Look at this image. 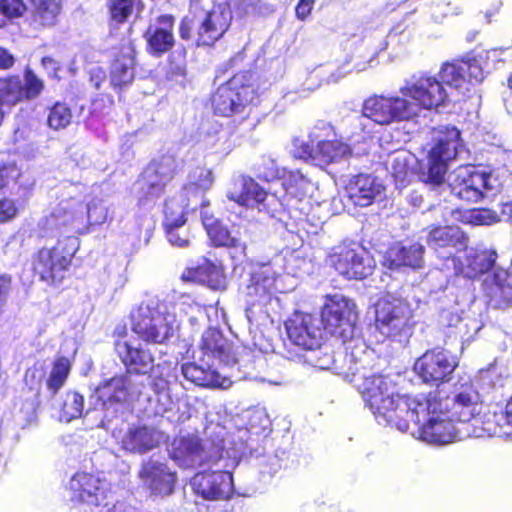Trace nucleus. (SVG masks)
Masks as SVG:
<instances>
[{"label": "nucleus", "mask_w": 512, "mask_h": 512, "mask_svg": "<svg viewBox=\"0 0 512 512\" xmlns=\"http://www.w3.org/2000/svg\"><path fill=\"white\" fill-rule=\"evenodd\" d=\"M434 143L427 154V171L420 172L424 183L439 186L444 182L448 163L454 160L461 145V131L453 125L435 129Z\"/></svg>", "instance_id": "obj_8"}, {"label": "nucleus", "mask_w": 512, "mask_h": 512, "mask_svg": "<svg viewBox=\"0 0 512 512\" xmlns=\"http://www.w3.org/2000/svg\"><path fill=\"white\" fill-rule=\"evenodd\" d=\"M382 189V185L375 177L363 173L355 175L347 186L349 199L359 207L370 206Z\"/></svg>", "instance_id": "obj_37"}, {"label": "nucleus", "mask_w": 512, "mask_h": 512, "mask_svg": "<svg viewBox=\"0 0 512 512\" xmlns=\"http://www.w3.org/2000/svg\"><path fill=\"white\" fill-rule=\"evenodd\" d=\"M27 9L23 0H0V29L21 18Z\"/></svg>", "instance_id": "obj_50"}, {"label": "nucleus", "mask_w": 512, "mask_h": 512, "mask_svg": "<svg viewBox=\"0 0 512 512\" xmlns=\"http://www.w3.org/2000/svg\"><path fill=\"white\" fill-rule=\"evenodd\" d=\"M180 280L184 283L200 284L214 291H223L227 288L224 265L207 257H202L197 265L186 267Z\"/></svg>", "instance_id": "obj_24"}, {"label": "nucleus", "mask_w": 512, "mask_h": 512, "mask_svg": "<svg viewBox=\"0 0 512 512\" xmlns=\"http://www.w3.org/2000/svg\"><path fill=\"white\" fill-rule=\"evenodd\" d=\"M441 407L456 424H468L481 415L483 399L472 383H465L441 397Z\"/></svg>", "instance_id": "obj_16"}, {"label": "nucleus", "mask_w": 512, "mask_h": 512, "mask_svg": "<svg viewBox=\"0 0 512 512\" xmlns=\"http://www.w3.org/2000/svg\"><path fill=\"white\" fill-rule=\"evenodd\" d=\"M195 492L205 500H227L234 494L233 476L228 471H202L193 477Z\"/></svg>", "instance_id": "obj_23"}, {"label": "nucleus", "mask_w": 512, "mask_h": 512, "mask_svg": "<svg viewBox=\"0 0 512 512\" xmlns=\"http://www.w3.org/2000/svg\"><path fill=\"white\" fill-rule=\"evenodd\" d=\"M228 199L246 208H255L263 204L268 192L253 177L243 175L240 178V191L228 194Z\"/></svg>", "instance_id": "obj_39"}, {"label": "nucleus", "mask_w": 512, "mask_h": 512, "mask_svg": "<svg viewBox=\"0 0 512 512\" xmlns=\"http://www.w3.org/2000/svg\"><path fill=\"white\" fill-rule=\"evenodd\" d=\"M200 217L211 247L234 249L240 256H246L247 244L234 236L222 220L203 210Z\"/></svg>", "instance_id": "obj_28"}, {"label": "nucleus", "mask_w": 512, "mask_h": 512, "mask_svg": "<svg viewBox=\"0 0 512 512\" xmlns=\"http://www.w3.org/2000/svg\"><path fill=\"white\" fill-rule=\"evenodd\" d=\"M277 274L270 264L254 267L245 286V296L253 301L269 300L275 293Z\"/></svg>", "instance_id": "obj_32"}, {"label": "nucleus", "mask_w": 512, "mask_h": 512, "mask_svg": "<svg viewBox=\"0 0 512 512\" xmlns=\"http://www.w3.org/2000/svg\"><path fill=\"white\" fill-rule=\"evenodd\" d=\"M182 373L186 380L202 387L226 389L231 381L211 367L204 368L196 363L188 362L182 365Z\"/></svg>", "instance_id": "obj_40"}, {"label": "nucleus", "mask_w": 512, "mask_h": 512, "mask_svg": "<svg viewBox=\"0 0 512 512\" xmlns=\"http://www.w3.org/2000/svg\"><path fill=\"white\" fill-rule=\"evenodd\" d=\"M25 384L29 389L35 390V395L39 397L41 391V375L37 369H28L24 376Z\"/></svg>", "instance_id": "obj_58"}, {"label": "nucleus", "mask_w": 512, "mask_h": 512, "mask_svg": "<svg viewBox=\"0 0 512 512\" xmlns=\"http://www.w3.org/2000/svg\"><path fill=\"white\" fill-rule=\"evenodd\" d=\"M316 0H299L295 7L297 19L305 21L312 13Z\"/></svg>", "instance_id": "obj_59"}, {"label": "nucleus", "mask_w": 512, "mask_h": 512, "mask_svg": "<svg viewBox=\"0 0 512 512\" xmlns=\"http://www.w3.org/2000/svg\"><path fill=\"white\" fill-rule=\"evenodd\" d=\"M399 92L408 99L413 120L419 117L421 111H437L450 101L442 81L427 72L412 76L410 81L400 87Z\"/></svg>", "instance_id": "obj_9"}, {"label": "nucleus", "mask_w": 512, "mask_h": 512, "mask_svg": "<svg viewBox=\"0 0 512 512\" xmlns=\"http://www.w3.org/2000/svg\"><path fill=\"white\" fill-rule=\"evenodd\" d=\"M459 365L448 350L435 347L425 351L415 362L414 371L423 383L439 387L448 383Z\"/></svg>", "instance_id": "obj_13"}, {"label": "nucleus", "mask_w": 512, "mask_h": 512, "mask_svg": "<svg viewBox=\"0 0 512 512\" xmlns=\"http://www.w3.org/2000/svg\"><path fill=\"white\" fill-rule=\"evenodd\" d=\"M261 91L262 80L257 72L239 71L212 92V111L217 116L230 118L236 128L246 126L252 129L255 123L250 115L253 107L259 103Z\"/></svg>", "instance_id": "obj_2"}, {"label": "nucleus", "mask_w": 512, "mask_h": 512, "mask_svg": "<svg viewBox=\"0 0 512 512\" xmlns=\"http://www.w3.org/2000/svg\"><path fill=\"white\" fill-rule=\"evenodd\" d=\"M127 377L124 375L112 377L103 381L95 390L103 405L123 403L127 401L129 391L127 388Z\"/></svg>", "instance_id": "obj_41"}, {"label": "nucleus", "mask_w": 512, "mask_h": 512, "mask_svg": "<svg viewBox=\"0 0 512 512\" xmlns=\"http://www.w3.org/2000/svg\"><path fill=\"white\" fill-rule=\"evenodd\" d=\"M488 297L490 303L497 309H506L512 305V286L501 282L494 275V283L490 286Z\"/></svg>", "instance_id": "obj_48"}, {"label": "nucleus", "mask_w": 512, "mask_h": 512, "mask_svg": "<svg viewBox=\"0 0 512 512\" xmlns=\"http://www.w3.org/2000/svg\"><path fill=\"white\" fill-rule=\"evenodd\" d=\"M13 290V278L11 275L0 274V315L4 312V307Z\"/></svg>", "instance_id": "obj_57"}, {"label": "nucleus", "mask_w": 512, "mask_h": 512, "mask_svg": "<svg viewBox=\"0 0 512 512\" xmlns=\"http://www.w3.org/2000/svg\"><path fill=\"white\" fill-rule=\"evenodd\" d=\"M73 119V112L71 107L62 101H56L48 108L47 126L54 130L59 131L67 128Z\"/></svg>", "instance_id": "obj_45"}, {"label": "nucleus", "mask_w": 512, "mask_h": 512, "mask_svg": "<svg viewBox=\"0 0 512 512\" xmlns=\"http://www.w3.org/2000/svg\"><path fill=\"white\" fill-rule=\"evenodd\" d=\"M502 416H504V423L512 427V396L506 401L502 409Z\"/></svg>", "instance_id": "obj_63"}, {"label": "nucleus", "mask_w": 512, "mask_h": 512, "mask_svg": "<svg viewBox=\"0 0 512 512\" xmlns=\"http://www.w3.org/2000/svg\"><path fill=\"white\" fill-rule=\"evenodd\" d=\"M72 369L71 361L66 356H58L52 363L50 373L45 381L52 396H55L65 385Z\"/></svg>", "instance_id": "obj_43"}, {"label": "nucleus", "mask_w": 512, "mask_h": 512, "mask_svg": "<svg viewBox=\"0 0 512 512\" xmlns=\"http://www.w3.org/2000/svg\"><path fill=\"white\" fill-rule=\"evenodd\" d=\"M391 167L393 175L401 180L405 179L412 170V166L406 156L394 157Z\"/></svg>", "instance_id": "obj_56"}, {"label": "nucleus", "mask_w": 512, "mask_h": 512, "mask_svg": "<svg viewBox=\"0 0 512 512\" xmlns=\"http://www.w3.org/2000/svg\"><path fill=\"white\" fill-rule=\"evenodd\" d=\"M158 445L156 430L146 425L129 427L122 438V448L131 453L144 454Z\"/></svg>", "instance_id": "obj_38"}, {"label": "nucleus", "mask_w": 512, "mask_h": 512, "mask_svg": "<svg viewBox=\"0 0 512 512\" xmlns=\"http://www.w3.org/2000/svg\"><path fill=\"white\" fill-rule=\"evenodd\" d=\"M503 421L504 416H502V410L499 412L488 411L484 414L482 429L489 436L501 434L504 426Z\"/></svg>", "instance_id": "obj_52"}, {"label": "nucleus", "mask_w": 512, "mask_h": 512, "mask_svg": "<svg viewBox=\"0 0 512 512\" xmlns=\"http://www.w3.org/2000/svg\"><path fill=\"white\" fill-rule=\"evenodd\" d=\"M15 63L16 58L9 49L0 46V71H8L12 69Z\"/></svg>", "instance_id": "obj_61"}, {"label": "nucleus", "mask_w": 512, "mask_h": 512, "mask_svg": "<svg viewBox=\"0 0 512 512\" xmlns=\"http://www.w3.org/2000/svg\"><path fill=\"white\" fill-rule=\"evenodd\" d=\"M417 439L435 446L454 442L459 437V429L453 419L441 407L438 391H429L426 404L417 425Z\"/></svg>", "instance_id": "obj_7"}, {"label": "nucleus", "mask_w": 512, "mask_h": 512, "mask_svg": "<svg viewBox=\"0 0 512 512\" xmlns=\"http://www.w3.org/2000/svg\"><path fill=\"white\" fill-rule=\"evenodd\" d=\"M199 349L202 359L218 360L225 365H234L239 362V353L234 349L233 343L216 327H208L202 334Z\"/></svg>", "instance_id": "obj_25"}, {"label": "nucleus", "mask_w": 512, "mask_h": 512, "mask_svg": "<svg viewBox=\"0 0 512 512\" xmlns=\"http://www.w3.org/2000/svg\"><path fill=\"white\" fill-rule=\"evenodd\" d=\"M424 252L425 248L420 243H413L409 246L394 244L388 248L384 259L389 269L401 267L417 269L423 266Z\"/></svg>", "instance_id": "obj_36"}, {"label": "nucleus", "mask_w": 512, "mask_h": 512, "mask_svg": "<svg viewBox=\"0 0 512 512\" xmlns=\"http://www.w3.org/2000/svg\"><path fill=\"white\" fill-rule=\"evenodd\" d=\"M79 247L76 236H64L51 247L37 249L30 259L32 276L48 287L60 286L69 276Z\"/></svg>", "instance_id": "obj_5"}, {"label": "nucleus", "mask_w": 512, "mask_h": 512, "mask_svg": "<svg viewBox=\"0 0 512 512\" xmlns=\"http://www.w3.org/2000/svg\"><path fill=\"white\" fill-rule=\"evenodd\" d=\"M373 321L370 324L378 341H400L412 328V310L407 302L390 293L381 295L373 304Z\"/></svg>", "instance_id": "obj_6"}, {"label": "nucleus", "mask_w": 512, "mask_h": 512, "mask_svg": "<svg viewBox=\"0 0 512 512\" xmlns=\"http://www.w3.org/2000/svg\"><path fill=\"white\" fill-rule=\"evenodd\" d=\"M491 174L475 167H459L454 170L449 179L451 193L466 202H478L484 197V192L490 190Z\"/></svg>", "instance_id": "obj_18"}, {"label": "nucleus", "mask_w": 512, "mask_h": 512, "mask_svg": "<svg viewBox=\"0 0 512 512\" xmlns=\"http://www.w3.org/2000/svg\"><path fill=\"white\" fill-rule=\"evenodd\" d=\"M69 490L72 500L87 504H98L104 494L102 480L89 472H76L70 479Z\"/></svg>", "instance_id": "obj_35"}, {"label": "nucleus", "mask_w": 512, "mask_h": 512, "mask_svg": "<svg viewBox=\"0 0 512 512\" xmlns=\"http://www.w3.org/2000/svg\"><path fill=\"white\" fill-rule=\"evenodd\" d=\"M33 183L26 181L22 168L15 160L0 161V194L28 198Z\"/></svg>", "instance_id": "obj_33"}, {"label": "nucleus", "mask_w": 512, "mask_h": 512, "mask_svg": "<svg viewBox=\"0 0 512 512\" xmlns=\"http://www.w3.org/2000/svg\"><path fill=\"white\" fill-rule=\"evenodd\" d=\"M114 105V100L109 95H100L96 97L90 108V114L95 117L104 116L110 113Z\"/></svg>", "instance_id": "obj_55"}, {"label": "nucleus", "mask_w": 512, "mask_h": 512, "mask_svg": "<svg viewBox=\"0 0 512 512\" xmlns=\"http://www.w3.org/2000/svg\"><path fill=\"white\" fill-rule=\"evenodd\" d=\"M41 65L45 69H51L55 75L61 69V66H60L59 62L55 58H53L52 56H44V57H42Z\"/></svg>", "instance_id": "obj_62"}, {"label": "nucleus", "mask_w": 512, "mask_h": 512, "mask_svg": "<svg viewBox=\"0 0 512 512\" xmlns=\"http://www.w3.org/2000/svg\"><path fill=\"white\" fill-rule=\"evenodd\" d=\"M282 186L287 193H294L305 181V176L299 171H288L284 168V175L281 177Z\"/></svg>", "instance_id": "obj_54"}, {"label": "nucleus", "mask_w": 512, "mask_h": 512, "mask_svg": "<svg viewBox=\"0 0 512 512\" xmlns=\"http://www.w3.org/2000/svg\"><path fill=\"white\" fill-rule=\"evenodd\" d=\"M244 58L243 52H238L231 56L226 62H225V69H232L239 66V62H241Z\"/></svg>", "instance_id": "obj_64"}, {"label": "nucleus", "mask_w": 512, "mask_h": 512, "mask_svg": "<svg viewBox=\"0 0 512 512\" xmlns=\"http://www.w3.org/2000/svg\"><path fill=\"white\" fill-rule=\"evenodd\" d=\"M326 265L347 280H363L372 275L375 261L370 253L356 242H341L330 248Z\"/></svg>", "instance_id": "obj_10"}, {"label": "nucleus", "mask_w": 512, "mask_h": 512, "mask_svg": "<svg viewBox=\"0 0 512 512\" xmlns=\"http://www.w3.org/2000/svg\"><path fill=\"white\" fill-rule=\"evenodd\" d=\"M169 455L179 466L184 468H196L210 462L202 439L196 435L175 438Z\"/></svg>", "instance_id": "obj_27"}, {"label": "nucleus", "mask_w": 512, "mask_h": 512, "mask_svg": "<svg viewBox=\"0 0 512 512\" xmlns=\"http://www.w3.org/2000/svg\"><path fill=\"white\" fill-rule=\"evenodd\" d=\"M176 17L171 13L157 15L143 32L146 53L156 59L166 55V76L184 77L187 72V48L177 44Z\"/></svg>", "instance_id": "obj_4"}, {"label": "nucleus", "mask_w": 512, "mask_h": 512, "mask_svg": "<svg viewBox=\"0 0 512 512\" xmlns=\"http://www.w3.org/2000/svg\"><path fill=\"white\" fill-rule=\"evenodd\" d=\"M410 105L405 96L372 95L364 100L362 114L379 125L413 120Z\"/></svg>", "instance_id": "obj_15"}, {"label": "nucleus", "mask_w": 512, "mask_h": 512, "mask_svg": "<svg viewBox=\"0 0 512 512\" xmlns=\"http://www.w3.org/2000/svg\"><path fill=\"white\" fill-rule=\"evenodd\" d=\"M440 81L454 87L462 88L467 83H478L482 80V70L476 61L454 60L442 64L439 71Z\"/></svg>", "instance_id": "obj_30"}, {"label": "nucleus", "mask_w": 512, "mask_h": 512, "mask_svg": "<svg viewBox=\"0 0 512 512\" xmlns=\"http://www.w3.org/2000/svg\"><path fill=\"white\" fill-rule=\"evenodd\" d=\"M174 237H176L177 241H169L173 246L176 247H188L190 245L191 239L194 237L189 228L174 230Z\"/></svg>", "instance_id": "obj_60"}, {"label": "nucleus", "mask_w": 512, "mask_h": 512, "mask_svg": "<svg viewBox=\"0 0 512 512\" xmlns=\"http://www.w3.org/2000/svg\"><path fill=\"white\" fill-rule=\"evenodd\" d=\"M288 339L304 350L319 346L314 317L310 313L295 311L284 323Z\"/></svg>", "instance_id": "obj_29"}, {"label": "nucleus", "mask_w": 512, "mask_h": 512, "mask_svg": "<svg viewBox=\"0 0 512 512\" xmlns=\"http://www.w3.org/2000/svg\"><path fill=\"white\" fill-rule=\"evenodd\" d=\"M0 195V224L11 223L20 215L23 204L28 198Z\"/></svg>", "instance_id": "obj_49"}, {"label": "nucleus", "mask_w": 512, "mask_h": 512, "mask_svg": "<svg viewBox=\"0 0 512 512\" xmlns=\"http://www.w3.org/2000/svg\"><path fill=\"white\" fill-rule=\"evenodd\" d=\"M233 12L227 3L206 9L200 0H190L188 12L178 24V34L183 41H194L199 48H213L229 31Z\"/></svg>", "instance_id": "obj_3"}, {"label": "nucleus", "mask_w": 512, "mask_h": 512, "mask_svg": "<svg viewBox=\"0 0 512 512\" xmlns=\"http://www.w3.org/2000/svg\"><path fill=\"white\" fill-rule=\"evenodd\" d=\"M468 218L473 225H490L498 221L497 213L488 208L471 209Z\"/></svg>", "instance_id": "obj_53"}, {"label": "nucleus", "mask_w": 512, "mask_h": 512, "mask_svg": "<svg viewBox=\"0 0 512 512\" xmlns=\"http://www.w3.org/2000/svg\"><path fill=\"white\" fill-rule=\"evenodd\" d=\"M84 202L77 197L60 200L51 212L41 220L44 229L58 232L70 231L81 235L83 230Z\"/></svg>", "instance_id": "obj_19"}, {"label": "nucleus", "mask_w": 512, "mask_h": 512, "mask_svg": "<svg viewBox=\"0 0 512 512\" xmlns=\"http://www.w3.org/2000/svg\"><path fill=\"white\" fill-rule=\"evenodd\" d=\"M320 317L323 328L327 333L346 342L347 339L352 338L354 332L357 307L348 297L339 294H328L324 298Z\"/></svg>", "instance_id": "obj_11"}, {"label": "nucleus", "mask_w": 512, "mask_h": 512, "mask_svg": "<svg viewBox=\"0 0 512 512\" xmlns=\"http://www.w3.org/2000/svg\"><path fill=\"white\" fill-rule=\"evenodd\" d=\"M137 66V50L135 40L122 38L114 48L109 67V81L116 93L121 94L135 79Z\"/></svg>", "instance_id": "obj_17"}, {"label": "nucleus", "mask_w": 512, "mask_h": 512, "mask_svg": "<svg viewBox=\"0 0 512 512\" xmlns=\"http://www.w3.org/2000/svg\"><path fill=\"white\" fill-rule=\"evenodd\" d=\"M426 244L433 249L439 258L451 260L453 254L442 255L444 249L456 251L467 250L469 236L457 225L433 224L426 229Z\"/></svg>", "instance_id": "obj_22"}, {"label": "nucleus", "mask_w": 512, "mask_h": 512, "mask_svg": "<svg viewBox=\"0 0 512 512\" xmlns=\"http://www.w3.org/2000/svg\"><path fill=\"white\" fill-rule=\"evenodd\" d=\"M187 222V211L176 203L165 204L163 227L168 241H177L174 230L182 229Z\"/></svg>", "instance_id": "obj_44"}, {"label": "nucleus", "mask_w": 512, "mask_h": 512, "mask_svg": "<svg viewBox=\"0 0 512 512\" xmlns=\"http://www.w3.org/2000/svg\"><path fill=\"white\" fill-rule=\"evenodd\" d=\"M28 25L37 31L54 27L62 12V0H28Z\"/></svg>", "instance_id": "obj_34"}, {"label": "nucleus", "mask_w": 512, "mask_h": 512, "mask_svg": "<svg viewBox=\"0 0 512 512\" xmlns=\"http://www.w3.org/2000/svg\"><path fill=\"white\" fill-rule=\"evenodd\" d=\"M131 329L144 342L165 344L174 333L170 316L149 306L139 307L131 315Z\"/></svg>", "instance_id": "obj_14"}, {"label": "nucleus", "mask_w": 512, "mask_h": 512, "mask_svg": "<svg viewBox=\"0 0 512 512\" xmlns=\"http://www.w3.org/2000/svg\"><path fill=\"white\" fill-rule=\"evenodd\" d=\"M139 477L147 483L155 495L167 496L174 491L176 472L171 471L166 464L144 462L139 470Z\"/></svg>", "instance_id": "obj_31"}, {"label": "nucleus", "mask_w": 512, "mask_h": 512, "mask_svg": "<svg viewBox=\"0 0 512 512\" xmlns=\"http://www.w3.org/2000/svg\"><path fill=\"white\" fill-rule=\"evenodd\" d=\"M141 5V0H108L107 9L109 20L117 25L128 21L135 8Z\"/></svg>", "instance_id": "obj_46"}, {"label": "nucleus", "mask_w": 512, "mask_h": 512, "mask_svg": "<svg viewBox=\"0 0 512 512\" xmlns=\"http://www.w3.org/2000/svg\"><path fill=\"white\" fill-rule=\"evenodd\" d=\"M360 390L366 406L375 417L390 426L406 432L411 424L420 423L428 392L415 395L394 393L392 381L379 374L365 377Z\"/></svg>", "instance_id": "obj_1"}, {"label": "nucleus", "mask_w": 512, "mask_h": 512, "mask_svg": "<svg viewBox=\"0 0 512 512\" xmlns=\"http://www.w3.org/2000/svg\"><path fill=\"white\" fill-rule=\"evenodd\" d=\"M463 256L452 255V267L456 276L476 280L494 270L498 253L493 248L464 250Z\"/></svg>", "instance_id": "obj_20"}, {"label": "nucleus", "mask_w": 512, "mask_h": 512, "mask_svg": "<svg viewBox=\"0 0 512 512\" xmlns=\"http://www.w3.org/2000/svg\"><path fill=\"white\" fill-rule=\"evenodd\" d=\"M253 171L258 179L264 182L279 180L284 175V168L269 155H262L254 164Z\"/></svg>", "instance_id": "obj_47"}, {"label": "nucleus", "mask_w": 512, "mask_h": 512, "mask_svg": "<svg viewBox=\"0 0 512 512\" xmlns=\"http://www.w3.org/2000/svg\"><path fill=\"white\" fill-rule=\"evenodd\" d=\"M114 350L127 374L144 376L152 372L155 358L149 349L134 346L128 340H115Z\"/></svg>", "instance_id": "obj_26"}, {"label": "nucleus", "mask_w": 512, "mask_h": 512, "mask_svg": "<svg viewBox=\"0 0 512 512\" xmlns=\"http://www.w3.org/2000/svg\"><path fill=\"white\" fill-rule=\"evenodd\" d=\"M45 84L29 67L23 72V79L18 74L0 76V127L6 113L4 107L16 105L37 98L44 90Z\"/></svg>", "instance_id": "obj_12"}, {"label": "nucleus", "mask_w": 512, "mask_h": 512, "mask_svg": "<svg viewBox=\"0 0 512 512\" xmlns=\"http://www.w3.org/2000/svg\"><path fill=\"white\" fill-rule=\"evenodd\" d=\"M110 220L109 209L102 200L93 199L87 204L84 203V217L82 220L84 227L81 230V235L90 233Z\"/></svg>", "instance_id": "obj_42"}, {"label": "nucleus", "mask_w": 512, "mask_h": 512, "mask_svg": "<svg viewBox=\"0 0 512 512\" xmlns=\"http://www.w3.org/2000/svg\"><path fill=\"white\" fill-rule=\"evenodd\" d=\"M84 409V397L76 391H68L62 412L68 420L79 418Z\"/></svg>", "instance_id": "obj_51"}, {"label": "nucleus", "mask_w": 512, "mask_h": 512, "mask_svg": "<svg viewBox=\"0 0 512 512\" xmlns=\"http://www.w3.org/2000/svg\"><path fill=\"white\" fill-rule=\"evenodd\" d=\"M296 156L305 161H312L317 165H329L349 158L353 150L349 144L341 139L320 140L316 146L302 142L295 146Z\"/></svg>", "instance_id": "obj_21"}]
</instances>
